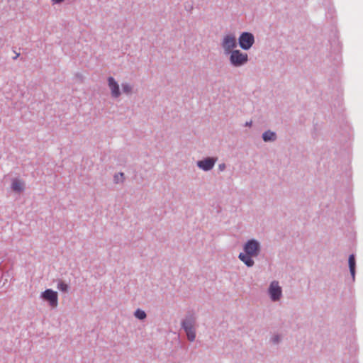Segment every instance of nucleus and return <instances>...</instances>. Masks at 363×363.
Masks as SVG:
<instances>
[{
    "mask_svg": "<svg viewBox=\"0 0 363 363\" xmlns=\"http://www.w3.org/2000/svg\"><path fill=\"white\" fill-rule=\"evenodd\" d=\"M15 53H16V55H15V56L13 57V60H16V59L18 58V57L20 55V54H19V53H16V52H15Z\"/></svg>",
    "mask_w": 363,
    "mask_h": 363,
    "instance_id": "nucleus-22",
    "label": "nucleus"
},
{
    "mask_svg": "<svg viewBox=\"0 0 363 363\" xmlns=\"http://www.w3.org/2000/svg\"><path fill=\"white\" fill-rule=\"evenodd\" d=\"M281 336H280L279 335L277 334V335H273V336L271 337L270 341H271L274 345H278V344L281 342Z\"/></svg>",
    "mask_w": 363,
    "mask_h": 363,
    "instance_id": "nucleus-18",
    "label": "nucleus"
},
{
    "mask_svg": "<svg viewBox=\"0 0 363 363\" xmlns=\"http://www.w3.org/2000/svg\"><path fill=\"white\" fill-rule=\"evenodd\" d=\"M348 265L352 280L354 281L356 273V259L354 254H352L349 256Z\"/></svg>",
    "mask_w": 363,
    "mask_h": 363,
    "instance_id": "nucleus-10",
    "label": "nucleus"
},
{
    "mask_svg": "<svg viewBox=\"0 0 363 363\" xmlns=\"http://www.w3.org/2000/svg\"><path fill=\"white\" fill-rule=\"evenodd\" d=\"M122 91L124 94L130 95L133 93V86L129 83H122Z\"/></svg>",
    "mask_w": 363,
    "mask_h": 363,
    "instance_id": "nucleus-14",
    "label": "nucleus"
},
{
    "mask_svg": "<svg viewBox=\"0 0 363 363\" xmlns=\"http://www.w3.org/2000/svg\"><path fill=\"white\" fill-rule=\"evenodd\" d=\"M243 251L239 254V259L247 267H252L255 264L253 257H257L261 252L260 242L255 239L248 240L243 245Z\"/></svg>",
    "mask_w": 363,
    "mask_h": 363,
    "instance_id": "nucleus-1",
    "label": "nucleus"
},
{
    "mask_svg": "<svg viewBox=\"0 0 363 363\" xmlns=\"http://www.w3.org/2000/svg\"><path fill=\"white\" fill-rule=\"evenodd\" d=\"M255 43V37L252 33L242 32L238 38V44L243 50H249Z\"/></svg>",
    "mask_w": 363,
    "mask_h": 363,
    "instance_id": "nucleus-4",
    "label": "nucleus"
},
{
    "mask_svg": "<svg viewBox=\"0 0 363 363\" xmlns=\"http://www.w3.org/2000/svg\"><path fill=\"white\" fill-rule=\"evenodd\" d=\"M226 165L225 163H221L218 165V170L223 172L225 169Z\"/></svg>",
    "mask_w": 363,
    "mask_h": 363,
    "instance_id": "nucleus-19",
    "label": "nucleus"
},
{
    "mask_svg": "<svg viewBox=\"0 0 363 363\" xmlns=\"http://www.w3.org/2000/svg\"><path fill=\"white\" fill-rule=\"evenodd\" d=\"M11 189L15 192L21 193L24 191L25 183L18 179H13L11 183Z\"/></svg>",
    "mask_w": 363,
    "mask_h": 363,
    "instance_id": "nucleus-9",
    "label": "nucleus"
},
{
    "mask_svg": "<svg viewBox=\"0 0 363 363\" xmlns=\"http://www.w3.org/2000/svg\"><path fill=\"white\" fill-rule=\"evenodd\" d=\"M134 315L135 316V318L141 320H144L147 317L146 313L140 308L137 309L135 311Z\"/></svg>",
    "mask_w": 363,
    "mask_h": 363,
    "instance_id": "nucleus-17",
    "label": "nucleus"
},
{
    "mask_svg": "<svg viewBox=\"0 0 363 363\" xmlns=\"http://www.w3.org/2000/svg\"><path fill=\"white\" fill-rule=\"evenodd\" d=\"M69 286L67 284L64 282L62 280H59L57 283V289L61 291L63 293H67L69 291Z\"/></svg>",
    "mask_w": 363,
    "mask_h": 363,
    "instance_id": "nucleus-16",
    "label": "nucleus"
},
{
    "mask_svg": "<svg viewBox=\"0 0 363 363\" xmlns=\"http://www.w3.org/2000/svg\"><path fill=\"white\" fill-rule=\"evenodd\" d=\"M125 174L123 172H119L113 176V182L115 184H123L125 181Z\"/></svg>",
    "mask_w": 363,
    "mask_h": 363,
    "instance_id": "nucleus-15",
    "label": "nucleus"
},
{
    "mask_svg": "<svg viewBox=\"0 0 363 363\" xmlns=\"http://www.w3.org/2000/svg\"><path fill=\"white\" fill-rule=\"evenodd\" d=\"M195 320L193 316L186 317L182 320V328L183 329L188 328H193L194 325Z\"/></svg>",
    "mask_w": 363,
    "mask_h": 363,
    "instance_id": "nucleus-12",
    "label": "nucleus"
},
{
    "mask_svg": "<svg viewBox=\"0 0 363 363\" xmlns=\"http://www.w3.org/2000/svg\"><path fill=\"white\" fill-rule=\"evenodd\" d=\"M52 1L55 4H60V3H62L64 0H52Z\"/></svg>",
    "mask_w": 363,
    "mask_h": 363,
    "instance_id": "nucleus-21",
    "label": "nucleus"
},
{
    "mask_svg": "<svg viewBox=\"0 0 363 363\" xmlns=\"http://www.w3.org/2000/svg\"><path fill=\"white\" fill-rule=\"evenodd\" d=\"M108 85L111 89L112 97L118 98L121 96L119 85L113 77L108 78Z\"/></svg>",
    "mask_w": 363,
    "mask_h": 363,
    "instance_id": "nucleus-8",
    "label": "nucleus"
},
{
    "mask_svg": "<svg viewBox=\"0 0 363 363\" xmlns=\"http://www.w3.org/2000/svg\"><path fill=\"white\" fill-rule=\"evenodd\" d=\"M216 161H217L216 157H208L204 158L203 160H199L196 162V165L199 169H201L205 172H208V171L211 170L213 168Z\"/></svg>",
    "mask_w": 363,
    "mask_h": 363,
    "instance_id": "nucleus-7",
    "label": "nucleus"
},
{
    "mask_svg": "<svg viewBox=\"0 0 363 363\" xmlns=\"http://www.w3.org/2000/svg\"><path fill=\"white\" fill-rule=\"evenodd\" d=\"M252 125V121H247L245 124V126H247V127H251Z\"/></svg>",
    "mask_w": 363,
    "mask_h": 363,
    "instance_id": "nucleus-20",
    "label": "nucleus"
},
{
    "mask_svg": "<svg viewBox=\"0 0 363 363\" xmlns=\"http://www.w3.org/2000/svg\"><path fill=\"white\" fill-rule=\"evenodd\" d=\"M238 46L237 39L233 34L225 35L221 42L225 55L231 53Z\"/></svg>",
    "mask_w": 363,
    "mask_h": 363,
    "instance_id": "nucleus-3",
    "label": "nucleus"
},
{
    "mask_svg": "<svg viewBox=\"0 0 363 363\" xmlns=\"http://www.w3.org/2000/svg\"><path fill=\"white\" fill-rule=\"evenodd\" d=\"M40 298L48 301L52 308H56L58 304V294L57 291L52 289H46L40 294Z\"/></svg>",
    "mask_w": 363,
    "mask_h": 363,
    "instance_id": "nucleus-5",
    "label": "nucleus"
},
{
    "mask_svg": "<svg viewBox=\"0 0 363 363\" xmlns=\"http://www.w3.org/2000/svg\"><path fill=\"white\" fill-rule=\"evenodd\" d=\"M184 330L185 331V333L186 334L188 340H189L190 342H193L195 340L196 330H195L194 327L185 328V329H184Z\"/></svg>",
    "mask_w": 363,
    "mask_h": 363,
    "instance_id": "nucleus-13",
    "label": "nucleus"
},
{
    "mask_svg": "<svg viewBox=\"0 0 363 363\" xmlns=\"http://www.w3.org/2000/svg\"><path fill=\"white\" fill-rule=\"evenodd\" d=\"M269 294L272 301H278L282 295V290L278 281H273L269 287Z\"/></svg>",
    "mask_w": 363,
    "mask_h": 363,
    "instance_id": "nucleus-6",
    "label": "nucleus"
},
{
    "mask_svg": "<svg viewBox=\"0 0 363 363\" xmlns=\"http://www.w3.org/2000/svg\"><path fill=\"white\" fill-rule=\"evenodd\" d=\"M229 55V62L233 67H241L249 61L247 53L243 52L240 50H234Z\"/></svg>",
    "mask_w": 363,
    "mask_h": 363,
    "instance_id": "nucleus-2",
    "label": "nucleus"
},
{
    "mask_svg": "<svg viewBox=\"0 0 363 363\" xmlns=\"http://www.w3.org/2000/svg\"><path fill=\"white\" fill-rule=\"evenodd\" d=\"M262 138L266 143L274 142L277 139V135L275 132L268 130L262 133Z\"/></svg>",
    "mask_w": 363,
    "mask_h": 363,
    "instance_id": "nucleus-11",
    "label": "nucleus"
}]
</instances>
